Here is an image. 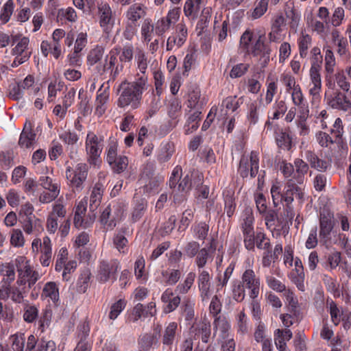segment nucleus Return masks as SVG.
Here are the masks:
<instances>
[{
    "instance_id": "obj_1",
    "label": "nucleus",
    "mask_w": 351,
    "mask_h": 351,
    "mask_svg": "<svg viewBox=\"0 0 351 351\" xmlns=\"http://www.w3.org/2000/svg\"><path fill=\"white\" fill-rule=\"evenodd\" d=\"M147 87V78L140 76L133 82H123L119 88L120 95L117 104L119 107L131 106L133 109L138 107L142 98V94Z\"/></svg>"
},
{
    "instance_id": "obj_2",
    "label": "nucleus",
    "mask_w": 351,
    "mask_h": 351,
    "mask_svg": "<svg viewBox=\"0 0 351 351\" xmlns=\"http://www.w3.org/2000/svg\"><path fill=\"white\" fill-rule=\"evenodd\" d=\"M304 196V194L302 191V189L298 186L292 180H289L285 185L282 198L284 199V202L286 203V207L285 210L287 212V217L289 221H291L294 217L293 208L291 205L294 200V197L301 202H303Z\"/></svg>"
},
{
    "instance_id": "obj_3",
    "label": "nucleus",
    "mask_w": 351,
    "mask_h": 351,
    "mask_svg": "<svg viewBox=\"0 0 351 351\" xmlns=\"http://www.w3.org/2000/svg\"><path fill=\"white\" fill-rule=\"evenodd\" d=\"M327 105L331 108L345 113L351 114V100L346 94L339 90H335L332 93H325Z\"/></svg>"
},
{
    "instance_id": "obj_4",
    "label": "nucleus",
    "mask_w": 351,
    "mask_h": 351,
    "mask_svg": "<svg viewBox=\"0 0 351 351\" xmlns=\"http://www.w3.org/2000/svg\"><path fill=\"white\" fill-rule=\"evenodd\" d=\"M102 139L93 132H89L86 139V149L88 154V161L90 165H96L100 157Z\"/></svg>"
},
{
    "instance_id": "obj_5",
    "label": "nucleus",
    "mask_w": 351,
    "mask_h": 351,
    "mask_svg": "<svg viewBox=\"0 0 351 351\" xmlns=\"http://www.w3.org/2000/svg\"><path fill=\"white\" fill-rule=\"evenodd\" d=\"M88 175V166L86 163H78L73 169L68 167L66 171V176L72 184L77 189L81 190L82 184L86 180Z\"/></svg>"
},
{
    "instance_id": "obj_6",
    "label": "nucleus",
    "mask_w": 351,
    "mask_h": 351,
    "mask_svg": "<svg viewBox=\"0 0 351 351\" xmlns=\"http://www.w3.org/2000/svg\"><path fill=\"white\" fill-rule=\"evenodd\" d=\"M259 159L256 152H252L250 159L245 156H242L240 160L239 173L242 178H247L249 175L254 178L258 171Z\"/></svg>"
},
{
    "instance_id": "obj_7",
    "label": "nucleus",
    "mask_w": 351,
    "mask_h": 351,
    "mask_svg": "<svg viewBox=\"0 0 351 351\" xmlns=\"http://www.w3.org/2000/svg\"><path fill=\"white\" fill-rule=\"evenodd\" d=\"M333 214L329 211H323L319 215V238L326 244L330 239V233L334 228Z\"/></svg>"
},
{
    "instance_id": "obj_8",
    "label": "nucleus",
    "mask_w": 351,
    "mask_h": 351,
    "mask_svg": "<svg viewBox=\"0 0 351 351\" xmlns=\"http://www.w3.org/2000/svg\"><path fill=\"white\" fill-rule=\"evenodd\" d=\"M97 10L99 25L105 32L109 33L114 23L112 11L110 5L106 2L98 3Z\"/></svg>"
},
{
    "instance_id": "obj_9",
    "label": "nucleus",
    "mask_w": 351,
    "mask_h": 351,
    "mask_svg": "<svg viewBox=\"0 0 351 351\" xmlns=\"http://www.w3.org/2000/svg\"><path fill=\"white\" fill-rule=\"evenodd\" d=\"M264 36H259L258 40L252 47L251 53L254 57H260L262 64L265 66L269 61L271 49L268 44H266L263 40Z\"/></svg>"
},
{
    "instance_id": "obj_10",
    "label": "nucleus",
    "mask_w": 351,
    "mask_h": 351,
    "mask_svg": "<svg viewBox=\"0 0 351 351\" xmlns=\"http://www.w3.org/2000/svg\"><path fill=\"white\" fill-rule=\"evenodd\" d=\"M119 267V262L114 259L110 261H102L99 266L98 278L99 281L106 282L110 278L115 279L114 275Z\"/></svg>"
},
{
    "instance_id": "obj_11",
    "label": "nucleus",
    "mask_w": 351,
    "mask_h": 351,
    "mask_svg": "<svg viewBox=\"0 0 351 351\" xmlns=\"http://www.w3.org/2000/svg\"><path fill=\"white\" fill-rule=\"evenodd\" d=\"M36 136L32 123L27 120L21 133L19 145L22 147L29 148L35 143Z\"/></svg>"
},
{
    "instance_id": "obj_12",
    "label": "nucleus",
    "mask_w": 351,
    "mask_h": 351,
    "mask_svg": "<svg viewBox=\"0 0 351 351\" xmlns=\"http://www.w3.org/2000/svg\"><path fill=\"white\" fill-rule=\"evenodd\" d=\"M242 280L246 287L251 290L250 297L256 298L259 293L260 281L259 278L256 277L254 271L247 269L242 276Z\"/></svg>"
},
{
    "instance_id": "obj_13",
    "label": "nucleus",
    "mask_w": 351,
    "mask_h": 351,
    "mask_svg": "<svg viewBox=\"0 0 351 351\" xmlns=\"http://www.w3.org/2000/svg\"><path fill=\"white\" fill-rule=\"evenodd\" d=\"M197 284L202 301L207 300L210 296V277L207 271H202L197 278Z\"/></svg>"
},
{
    "instance_id": "obj_14",
    "label": "nucleus",
    "mask_w": 351,
    "mask_h": 351,
    "mask_svg": "<svg viewBox=\"0 0 351 351\" xmlns=\"http://www.w3.org/2000/svg\"><path fill=\"white\" fill-rule=\"evenodd\" d=\"M117 60V53L114 51H110L109 55L106 56L104 63L103 64H99L97 66V70L100 75H103L106 71H111V74L113 75V78L119 73L118 66L113 71L112 68L115 65Z\"/></svg>"
},
{
    "instance_id": "obj_15",
    "label": "nucleus",
    "mask_w": 351,
    "mask_h": 351,
    "mask_svg": "<svg viewBox=\"0 0 351 351\" xmlns=\"http://www.w3.org/2000/svg\"><path fill=\"white\" fill-rule=\"evenodd\" d=\"M321 66L317 64H312L310 69V77L313 86L311 88L310 94L315 96L319 94L322 88V80L320 75Z\"/></svg>"
},
{
    "instance_id": "obj_16",
    "label": "nucleus",
    "mask_w": 351,
    "mask_h": 351,
    "mask_svg": "<svg viewBox=\"0 0 351 351\" xmlns=\"http://www.w3.org/2000/svg\"><path fill=\"white\" fill-rule=\"evenodd\" d=\"M146 14V7L142 3H134L130 5L126 12V18L128 21L136 23Z\"/></svg>"
},
{
    "instance_id": "obj_17",
    "label": "nucleus",
    "mask_w": 351,
    "mask_h": 351,
    "mask_svg": "<svg viewBox=\"0 0 351 351\" xmlns=\"http://www.w3.org/2000/svg\"><path fill=\"white\" fill-rule=\"evenodd\" d=\"M194 338L201 339L204 343H208L211 335V326L209 322H201L193 328Z\"/></svg>"
},
{
    "instance_id": "obj_18",
    "label": "nucleus",
    "mask_w": 351,
    "mask_h": 351,
    "mask_svg": "<svg viewBox=\"0 0 351 351\" xmlns=\"http://www.w3.org/2000/svg\"><path fill=\"white\" fill-rule=\"evenodd\" d=\"M103 191V185L99 182L96 183L90 196L89 208L90 211L94 212L100 205Z\"/></svg>"
},
{
    "instance_id": "obj_19",
    "label": "nucleus",
    "mask_w": 351,
    "mask_h": 351,
    "mask_svg": "<svg viewBox=\"0 0 351 351\" xmlns=\"http://www.w3.org/2000/svg\"><path fill=\"white\" fill-rule=\"evenodd\" d=\"M23 229L26 234H36L43 229L41 221L34 216L25 217L23 221Z\"/></svg>"
},
{
    "instance_id": "obj_20",
    "label": "nucleus",
    "mask_w": 351,
    "mask_h": 351,
    "mask_svg": "<svg viewBox=\"0 0 351 351\" xmlns=\"http://www.w3.org/2000/svg\"><path fill=\"white\" fill-rule=\"evenodd\" d=\"M263 215L265 224L269 229L274 230L276 227V222L277 221L280 225L282 223L281 218H279L278 213L275 210L269 209L265 212L261 213Z\"/></svg>"
},
{
    "instance_id": "obj_21",
    "label": "nucleus",
    "mask_w": 351,
    "mask_h": 351,
    "mask_svg": "<svg viewBox=\"0 0 351 351\" xmlns=\"http://www.w3.org/2000/svg\"><path fill=\"white\" fill-rule=\"evenodd\" d=\"M41 296L49 298L54 303L59 300V291L57 285L53 282L45 284Z\"/></svg>"
},
{
    "instance_id": "obj_22",
    "label": "nucleus",
    "mask_w": 351,
    "mask_h": 351,
    "mask_svg": "<svg viewBox=\"0 0 351 351\" xmlns=\"http://www.w3.org/2000/svg\"><path fill=\"white\" fill-rule=\"evenodd\" d=\"M86 208L85 204L83 202H80L75 212V216L73 219L74 226L76 228H86L88 226L86 222H84L83 217L86 213Z\"/></svg>"
},
{
    "instance_id": "obj_23",
    "label": "nucleus",
    "mask_w": 351,
    "mask_h": 351,
    "mask_svg": "<svg viewBox=\"0 0 351 351\" xmlns=\"http://www.w3.org/2000/svg\"><path fill=\"white\" fill-rule=\"evenodd\" d=\"M294 166L295 167V174L294 178L296 180L298 183L302 184L304 181V176L308 173V165L306 162L300 158H297L294 162Z\"/></svg>"
},
{
    "instance_id": "obj_24",
    "label": "nucleus",
    "mask_w": 351,
    "mask_h": 351,
    "mask_svg": "<svg viewBox=\"0 0 351 351\" xmlns=\"http://www.w3.org/2000/svg\"><path fill=\"white\" fill-rule=\"evenodd\" d=\"M225 212L228 217H231L234 212L236 204L234 202V192L227 191L223 193Z\"/></svg>"
},
{
    "instance_id": "obj_25",
    "label": "nucleus",
    "mask_w": 351,
    "mask_h": 351,
    "mask_svg": "<svg viewBox=\"0 0 351 351\" xmlns=\"http://www.w3.org/2000/svg\"><path fill=\"white\" fill-rule=\"evenodd\" d=\"M115 53L119 54V59L121 63H130L134 58V47L132 45H125Z\"/></svg>"
},
{
    "instance_id": "obj_26",
    "label": "nucleus",
    "mask_w": 351,
    "mask_h": 351,
    "mask_svg": "<svg viewBox=\"0 0 351 351\" xmlns=\"http://www.w3.org/2000/svg\"><path fill=\"white\" fill-rule=\"evenodd\" d=\"M177 328L178 325L176 322H171L167 326L162 337V343L164 345L171 346L173 344Z\"/></svg>"
},
{
    "instance_id": "obj_27",
    "label": "nucleus",
    "mask_w": 351,
    "mask_h": 351,
    "mask_svg": "<svg viewBox=\"0 0 351 351\" xmlns=\"http://www.w3.org/2000/svg\"><path fill=\"white\" fill-rule=\"evenodd\" d=\"M147 207V202L145 199L137 201L132 213V219L134 222L139 221L143 216Z\"/></svg>"
},
{
    "instance_id": "obj_28",
    "label": "nucleus",
    "mask_w": 351,
    "mask_h": 351,
    "mask_svg": "<svg viewBox=\"0 0 351 351\" xmlns=\"http://www.w3.org/2000/svg\"><path fill=\"white\" fill-rule=\"evenodd\" d=\"M109 95L106 90L97 95L96 98L95 114L99 117L101 116L106 111L105 104L108 99Z\"/></svg>"
},
{
    "instance_id": "obj_29",
    "label": "nucleus",
    "mask_w": 351,
    "mask_h": 351,
    "mask_svg": "<svg viewBox=\"0 0 351 351\" xmlns=\"http://www.w3.org/2000/svg\"><path fill=\"white\" fill-rule=\"evenodd\" d=\"M104 53V49L101 46H97L91 49L88 54L87 61L88 63L93 66L98 63L103 58Z\"/></svg>"
},
{
    "instance_id": "obj_30",
    "label": "nucleus",
    "mask_w": 351,
    "mask_h": 351,
    "mask_svg": "<svg viewBox=\"0 0 351 351\" xmlns=\"http://www.w3.org/2000/svg\"><path fill=\"white\" fill-rule=\"evenodd\" d=\"M135 58L137 62L138 69L145 76V73L147 69V60L144 51L141 49L136 48L135 51Z\"/></svg>"
},
{
    "instance_id": "obj_31",
    "label": "nucleus",
    "mask_w": 351,
    "mask_h": 351,
    "mask_svg": "<svg viewBox=\"0 0 351 351\" xmlns=\"http://www.w3.org/2000/svg\"><path fill=\"white\" fill-rule=\"evenodd\" d=\"M195 277L196 275L194 272L189 273L184 282L176 287V291L181 294L186 293L193 285Z\"/></svg>"
},
{
    "instance_id": "obj_32",
    "label": "nucleus",
    "mask_w": 351,
    "mask_h": 351,
    "mask_svg": "<svg viewBox=\"0 0 351 351\" xmlns=\"http://www.w3.org/2000/svg\"><path fill=\"white\" fill-rule=\"evenodd\" d=\"M182 315L186 321H191L194 318V304L189 300H185L181 306Z\"/></svg>"
},
{
    "instance_id": "obj_33",
    "label": "nucleus",
    "mask_w": 351,
    "mask_h": 351,
    "mask_svg": "<svg viewBox=\"0 0 351 351\" xmlns=\"http://www.w3.org/2000/svg\"><path fill=\"white\" fill-rule=\"evenodd\" d=\"M0 272L1 275L6 277L5 281L10 284L15 279L14 266L12 263L2 264Z\"/></svg>"
},
{
    "instance_id": "obj_34",
    "label": "nucleus",
    "mask_w": 351,
    "mask_h": 351,
    "mask_svg": "<svg viewBox=\"0 0 351 351\" xmlns=\"http://www.w3.org/2000/svg\"><path fill=\"white\" fill-rule=\"evenodd\" d=\"M109 165L114 172L120 173L126 169L128 160L126 156H120L114 160V162L109 163Z\"/></svg>"
},
{
    "instance_id": "obj_35",
    "label": "nucleus",
    "mask_w": 351,
    "mask_h": 351,
    "mask_svg": "<svg viewBox=\"0 0 351 351\" xmlns=\"http://www.w3.org/2000/svg\"><path fill=\"white\" fill-rule=\"evenodd\" d=\"M125 228H121L114 237L113 243L116 248L121 252L128 243V239L125 237Z\"/></svg>"
},
{
    "instance_id": "obj_36",
    "label": "nucleus",
    "mask_w": 351,
    "mask_h": 351,
    "mask_svg": "<svg viewBox=\"0 0 351 351\" xmlns=\"http://www.w3.org/2000/svg\"><path fill=\"white\" fill-rule=\"evenodd\" d=\"M174 145L172 143H166L162 150L160 154L158 155V160L160 162H165L168 161L174 152Z\"/></svg>"
},
{
    "instance_id": "obj_37",
    "label": "nucleus",
    "mask_w": 351,
    "mask_h": 351,
    "mask_svg": "<svg viewBox=\"0 0 351 351\" xmlns=\"http://www.w3.org/2000/svg\"><path fill=\"white\" fill-rule=\"evenodd\" d=\"M155 29V26L151 23L150 19H145L141 27V35L145 41L149 42L152 39V34Z\"/></svg>"
},
{
    "instance_id": "obj_38",
    "label": "nucleus",
    "mask_w": 351,
    "mask_h": 351,
    "mask_svg": "<svg viewBox=\"0 0 351 351\" xmlns=\"http://www.w3.org/2000/svg\"><path fill=\"white\" fill-rule=\"evenodd\" d=\"M214 329L215 330H219L222 334L223 337H225L226 334L230 329V324L227 319L223 317H216L214 323Z\"/></svg>"
},
{
    "instance_id": "obj_39",
    "label": "nucleus",
    "mask_w": 351,
    "mask_h": 351,
    "mask_svg": "<svg viewBox=\"0 0 351 351\" xmlns=\"http://www.w3.org/2000/svg\"><path fill=\"white\" fill-rule=\"evenodd\" d=\"M156 342V340L154 335L151 334H145L138 339V344L141 350L146 351L149 350L154 343Z\"/></svg>"
},
{
    "instance_id": "obj_40",
    "label": "nucleus",
    "mask_w": 351,
    "mask_h": 351,
    "mask_svg": "<svg viewBox=\"0 0 351 351\" xmlns=\"http://www.w3.org/2000/svg\"><path fill=\"white\" fill-rule=\"evenodd\" d=\"M14 10L12 0H8L3 5L0 15V19L3 23H6L10 19Z\"/></svg>"
},
{
    "instance_id": "obj_41",
    "label": "nucleus",
    "mask_w": 351,
    "mask_h": 351,
    "mask_svg": "<svg viewBox=\"0 0 351 351\" xmlns=\"http://www.w3.org/2000/svg\"><path fill=\"white\" fill-rule=\"evenodd\" d=\"M176 38H178V46L181 47L187 37V28L183 23H180L176 27Z\"/></svg>"
},
{
    "instance_id": "obj_42",
    "label": "nucleus",
    "mask_w": 351,
    "mask_h": 351,
    "mask_svg": "<svg viewBox=\"0 0 351 351\" xmlns=\"http://www.w3.org/2000/svg\"><path fill=\"white\" fill-rule=\"evenodd\" d=\"M335 65V59L334 53L331 49L328 48L325 51V70L328 73H332L334 71Z\"/></svg>"
},
{
    "instance_id": "obj_43",
    "label": "nucleus",
    "mask_w": 351,
    "mask_h": 351,
    "mask_svg": "<svg viewBox=\"0 0 351 351\" xmlns=\"http://www.w3.org/2000/svg\"><path fill=\"white\" fill-rule=\"evenodd\" d=\"M59 194V190L58 186H53L52 189L48 190V191L43 192L39 197V200L43 204L49 203Z\"/></svg>"
},
{
    "instance_id": "obj_44",
    "label": "nucleus",
    "mask_w": 351,
    "mask_h": 351,
    "mask_svg": "<svg viewBox=\"0 0 351 351\" xmlns=\"http://www.w3.org/2000/svg\"><path fill=\"white\" fill-rule=\"evenodd\" d=\"M111 213V208L110 206H107L102 212L100 217V221L101 223L107 228L113 229L115 226L116 223L114 221V220H109L110 216Z\"/></svg>"
},
{
    "instance_id": "obj_45",
    "label": "nucleus",
    "mask_w": 351,
    "mask_h": 351,
    "mask_svg": "<svg viewBox=\"0 0 351 351\" xmlns=\"http://www.w3.org/2000/svg\"><path fill=\"white\" fill-rule=\"evenodd\" d=\"M311 43V38L308 34H302L299 40V50L301 57L304 58L307 55L308 47Z\"/></svg>"
},
{
    "instance_id": "obj_46",
    "label": "nucleus",
    "mask_w": 351,
    "mask_h": 351,
    "mask_svg": "<svg viewBox=\"0 0 351 351\" xmlns=\"http://www.w3.org/2000/svg\"><path fill=\"white\" fill-rule=\"evenodd\" d=\"M125 306V302L121 299L114 303L110 307L109 318L112 320L115 319L120 313L124 309Z\"/></svg>"
},
{
    "instance_id": "obj_47",
    "label": "nucleus",
    "mask_w": 351,
    "mask_h": 351,
    "mask_svg": "<svg viewBox=\"0 0 351 351\" xmlns=\"http://www.w3.org/2000/svg\"><path fill=\"white\" fill-rule=\"evenodd\" d=\"M29 45V39L27 37L22 38L16 44L15 47L12 49L13 54L23 56L27 53L29 56L30 53L27 52L25 50Z\"/></svg>"
},
{
    "instance_id": "obj_48",
    "label": "nucleus",
    "mask_w": 351,
    "mask_h": 351,
    "mask_svg": "<svg viewBox=\"0 0 351 351\" xmlns=\"http://www.w3.org/2000/svg\"><path fill=\"white\" fill-rule=\"evenodd\" d=\"M12 348L14 351H23L25 343V338L23 333L16 334L12 337Z\"/></svg>"
},
{
    "instance_id": "obj_49",
    "label": "nucleus",
    "mask_w": 351,
    "mask_h": 351,
    "mask_svg": "<svg viewBox=\"0 0 351 351\" xmlns=\"http://www.w3.org/2000/svg\"><path fill=\"white\" fill-rule=\"evenodd\" d=\"M232 297L237 302H241L245 298L244 286L241 282H235L232 288Z\"/></svg>"
},
{
    "instance_id": "obj_50",
    "label": "nucleus",
    "mask_w": 351,
    "mask_h": 351,
    "mask_svg": "<svg viewBox=\"0 0 351 351\" xmlns=\"http://www.w3.org/2000/svg\"><path fill=\"white\" fill-rule=\"evenodd\" d=\"M255 243L258 249L266 250H269V239L266 238L265 234L262 232H258L256 233Z\"/></svg>"
},
{
    "instance_id": "obj_51",
    "label": "nucleus",
    "mask_w": 351,
    "mask_h": 351,
    "mask_svg": "<svg viewBox=\"0 0 351 351\" xmlns=\"http://www.w3.org/2000/svg\"><path fill=\"white\" fill-rule=\"evenodd\" d=\"M316 139L319 145L322 147H328L330 144L334 143V141L331 136L328 134L322 131L316 134Z\"/></svg>"
},
{
    "instance_id": "obj_52",
    "label": "nucleus",
    "mask_w": 351,
    "mask_h": 351,
    "mask_svg": "<svg viewBox=\"0 0 351 351\" xmlns=\"http://www.w3.org/2000/svg\"><path fill=\"white\" fill-rule=\"evenodd\" d=\"M171 24L165 18L162 17L159 19L155 24V32L158 36H162L166 32Z\"/></svg>"
},
{
    "instance_id": "obj_53",
    "label": "nucleus",
    "mask_w": 351,
    "mask_h": 351,
    "mask_svg": "<svg viewBox=\"0 0 351 351\" xmlns=\"http://www.w3.org/2000/svg\"><path fill=\"white\" fill-rule=\"evenodd\" d=\"M271 194L273 200V204L274 207H277L280 202L284 201L282 199V193H281L280 187L277 184H273L271 188Z\"/></svg>"
},
{
    "instance_id": "obj_54",
    "label": "nucleus",
    "mask_w": 351,
    "mask_h": 351,
    "mask_svg": "<svg viewBox=\"0 0 351 351\" xmlns=\"http://www.w3.org/2000/svg\"><path fill=\"white\" fill-rule=\"evenodd\" d=\"M24 241L25 240L21 230L19 229L12 230L10 238V242L12 245L21 247L23 245Z\"/></svg>"
},
{
    "instance_id": "obj_55",
    "label": "nucleus",
    "mask_w": 351,
    "mask_h": 351,
    "mask_svg": "<svg viewBox=\"0 0 351 351\" xmlns=\"http://www.w3.org/2000/svg\"><path fill=\"white\" fill-rule=\"evenodd\" d=\"M38 309L34 306H27L23 314L24 320L27 322H33L38 317Z\"/></svg>"
},
{
    "instance_id": "obj_56",
    "label": "nucleus",
    "mask_w": 351,
    "mask_h": 351,
    "mask_svg": "<svg viewBox=\"0 0 351 351\" xmlns=\"http://www.w3.org/2000/svg\"><path fill=\"white\" fill-rule=\"evenodd\" d=\"M254 217L252 214H247L243 219L242 229L243 234H249L254 232L253 227Z\"/></svg>"
},
{
    "instance_id": "obj_57",
    "label": "nucleus",
    "mask_w": 351,
    "mask_h": 351,
    "mask_svg": "<svg viewBox=\"0 0 351 351\" xmlns=\"http://www.w3.org/2000/svg\"><path fill=\"white\" fill-rule=\"evenodd\" d=\"M238 332L241 335L247 332V318L244 311H241L237 317Z\"/></svg>"
},
{
    "instance_id": "obj_58",
    "label": "nucleus",
    "mask_w": 351,
    "mask_h": 351,
    "mask_svg": "<svg viewBox=\"0 0 351 351\" xmlns=\"http://www.w3.org/2000/svg\"><path fill=\"white\" fill-rule=\"evenodd\" d=\"M117 158H118L117 145L116 142L112 141L108 145L106 160L109 164L114 162V160H116Z\"/></svg>"
},
{
    "instance_id": "obj_59",
    "label": "nucleus",
    "mask_w": 351,
    "mask_h": 351,
    "mask_svg": "<svg viewBox=\"0 0 351 351\" xmlns=\"http://www.w3.org/2000/svg\"><path fill=\"white\" fill-rule=\"evenodd\" d=\"M341 261V254L340 252L334 251L328 256V263L331 269H335Z\"/></svg>"
},
{
    "instance_id": "obj_60",
    "label": "nucleus",
    "mask_w": 351,
    "mask_h": 351,
    "mask_svg": "<svg viewBox=\"0 0 351 351\" xmlns=\"http://www.w3.org/2000/svg\"><path fill=\"white\" fill-rule=\"evenodd\" d=\"M56 344L53 341H47L42 338L38 343L36 351H55Z\"/></svg>"
},
{
    "instance_id": "obj_61",
    "label": "nucleus",
    "mask_w": 351,
    "mask_h": 351,
    "mask_svg": "<svg viewBox=\"0 0 351 351\" xmlns=\"http://www.w3.org/2000/svg\"><path fill=\"white\" fill-rule=\"evenodd\" d=\"M279 147L289 149L291 146V139L289 134L285 132H281L278 137L276 138Z\"/></svg>"
},
{
    "instance_id": "obj_62",
    "label": "nucleus",
    "mask_w": 351,
    "mask_h": 351,
    "mask_svg": "<svg viewBox=\"0 0 351 351\" xmlns=\"http://www.w3.org/2000/svg\"><path fill=\"white\" fill-rule=\"evenodd\" d=\"M198 9H196L193 0H187L184 7V12L186 16H193V19L197 17Z\"/></svg>"
},
{
    "instance_id": "obj_63",
    "label": "nucleus",
    "mask_w": 351,
    "mask_h": 351,
    "mask_svg": "<svg viewBox=\"0 0 351 351\" xmlns=\"http://www.w3.org/2000/svg\"><path fill=\"white\" fill-rule=\"evenodd\" d=\"M267 282L269 287L276 291L282 292L285 290V285L273 276L267 277Z\"/></svg>"
},
{
    "instance_id": "obj_64",
    "label": "nucleus",
    "mask_w": 351,
    "mask_h": 351,
    "mask_svg": "<svg viewBox=\"0 0 351 351\" xmlns=\"http://www.w3.org/2000/svg\"><path fill=\"white\" fill-rule=\"evenodd\" d=\"M269 0H261L255 8L252 16L254 19L261 17L267 10Z\"/></svg>"
}]
</instances>
